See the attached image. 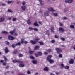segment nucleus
<instances>
[{"label":"nucleus","instance_id":"obj_1","mask_svg":"<svg viewBox=\"0 0 75 75\" xmlns=\"http://www.w3.org/2000/svg\"><path fill=\"white\" fill-rule=\"evenodd\" d=\"M39 40L40 39L38 38L35 39L34 40L35 41L33 40H30V42L32 44H35L37 43V42L38 41H39Z\"/></svg>","mask_w":75,"mask_h":75},{"label":"nucleus","instance_id":"obj_2","mask_svg":"<svg viewBox=\"0 0 75 75\" xmlns=\"http://www.w3.org/2000/svg\"><path fill=\"white\" fill-rule=\"evenodd\" d=\"M13 62H14V63L19 62L20 64H23V62L20 61L18 60H13Z\"/></svg>","mask_w":75,"mask_h":75},{"label":"nucleus","instance_id":"obj_3","mask_svg":"<svg viewBox=\"0 0 75 75\" xmlns=\"http://www.w3.org/2000/svg\"><path fill=\"white\" fill-rule=\"evenodd\" d=\"M55 50L56 51H57L58 54H59L60 52H62V50L59 48H56Z\"/></svg>","mask_w":75,"mask_h":75},{"label":"nucleus","instance_id":"obj_4","mask_svg":"<svg viewBox=\"0 0 75 75\" xmlns=\"http://www.w3.org/2000/svg\"><path fill=\"white\" fill-rule=\"evenodd\" d=\"M64 31L65 30H64V29H63L62 28H59V31L60 33H62L63 32H64Z\"/></svg>","mask_w":75,"mask_h":75},{"label":"nucleus","instance_id":"obj_5","mask_svg":"<svg viewBox=\"0 0 75 75\" xmlns=\"http://www.w3.org/2000/svg\"><path fill=\"white\" fill-rule=\"evenodd\" d=\"M8 38L10 40H13L14 39V38L12 36H8Z\"/></svg>","mask_w":75,"mask_h":75},{"label":"nucleus","instance_id":"obj_6","mask_svg":"<svg viewBox=\"0 0 75 75\" xmlns=\"http://www.w3.org/2000/svg\"><path fill=\"white\" fill-rule=\"evenodd\" d=\"M52 57V56L50 55L48 56L47 58V60L48 61H49L51 59V57Z\"/></svg>","mask_w":75,"mask_h":75},{"label":"nucleus","instance_id":"obj_7","mask_svg":"<svg viewBox=\"0 0 75 75\" xmlns=\"http://www.w3.org/2000/svg\"><path fill=\"white\" fill-rule=\"evenodd\" d=\"M74 61L73 59H71V60L69 61V62L70 64H73Z\"/></svg>","mask_w":75,"mask_h":75},{"label":"nucleus","instance_id":"obj_8","mask_svg":"<svg viewBox=\"0 0 75 75\" xmlns=\"http://www.w3.org/2000/svg\"><path fill=\"white\" fill-rule=\"evenodd\" d=\"M49 13V11H47L46 12H45V16H48L49 14L48 13Z\"/></svg>","mask_w":75,"mask_h":75},{"label":"nucleus","instance_id":"obj_9","mask_svg":"<svg viewBox=\"0 0 75 75\" xmlns=\"http://www.w3.org/2000/svg\"><path fill=\"white\" fill-rule=\"evenodd\" d=\"M48 10L49 11H55V10H54L52 8H48Z\"/></svg>","mask_w":75,"mask_h":75},{"label":"nucleus","instance_id":"obj_10","mask_svg":"<svg viewBox=\"0 0 75 75\" xmlns=\"http://www.w3.org/2000/svg\"><path fill=\"white\" fill-rule=\"evenodd\" d=\"M48 61L50 62V64H53V63H54V61L53 60H52L50 59Z\"/></svg>","mask_w":75,"mask_h":75},{"label":"nucleus","instance_id":"obj_11","mask_svg":"<svg viewBox=\"0 0 75 75\" xmlns=\"http://www.w3.org/2000/svg\"><path fill=\"white\" fill-rule=\"evenodd\" d=\"M4 20V18H0V22L2 23V22H3Z\"/></svg>","mask_w":75,"mask_h":75},{"label":"nucleus","instance_id":"obj_12","mask_svg":"<svg viewBox=\"0 0 75 75\" xmlns=\"http://www.w3.org/2000/svg\"><path fill=\"white\" fill-rule=\"evenodd\" d=\"M5 53H8V52L9 51L8 50V49L7 48V47L5 48Z\"/></svg>","mask_w":75,"mask_h":75},{"label":"nucleus","instance_id":"obj_13","mask_svg":"<svg viewBox=\"0 0 75 75\" xmlns=\"http://www.w3.org/2000/svg\"><path fill=\"white\" fill-rule=\"evenodd\" d=\"M51 32H52V33H55V31H54V27H51Z\"/></svg>","mask_w":75,"mask_h":75},{"label":"nucleus","instance_id":"obj_14","mask_svg":"<svg viewBox=\"0 0 75 75\" xmlns=\"http://www.w3.org/2000/svg\"><path fill=\"white\" fill-rule=\"evenodd\" d=\"M32 62L34 64H37V61L34 60L32 61Z\"/></svg>","mask_w":75,"mask_h":75},{"label":"nucleus","instance_id":"obj_15","mask_svg":"<svg viewBox=\"0 0 75 75\" xmlns=\"http://www.w3.org/2000/svg\"><path fill=\"white\" fill-rule=\"evenodd\" d=\"M21 8L23 10H25L26 9V7L25 6H22Z\"/></svg>","mask_w":75,"mask_h":75},{"label":"nucleus","instance_id":"obj_16","mask_svg":"<svg viewBox=\"0 0 75 75\" xmlns=\"http://www.w3.org/2000/svg\"><path fill=\"white\" fill-rule=\"evenodd\" d=\"M74 0H68V3H72Z\"/></svg>","mask_w":75,"mask_h":75},{"label":"nucleus","instance_id":"obj_17","mask_svg":"<svg viewBox=\"0 0 75 75\" xmlns=\"http://www.w3.org/2000/svg\"><path fill=\"white\" fill-rule=\"evenodd\" d=\"M34 25L35 26H36V27H38V26H39V25L37 24V22L36 21L34 23Z\"/></svg>","mask_w":75,"mask_h":75},{"label":"nucleus","instance_id":"obj_18","mask_svg":"<svg viewBox=\"0 0 75 75\" xmlns=\"http://www.w3.org/2000/svg\"><path fill=\"white\" fill-rule=\"evenodd\" d=\"M27 24H28L29 25H30L31 24V21H30V19H28V21H27Z\"/></svg>","mask_w":75,"mask_h":75},{"label":"nucleus","instance_id":"obj_19","mask_svg":"<svg viewBox=\"0 0 75 75\" xmlns=\"http://www.w3.org/2000/svg\"><path fill=\"white\" fill-rule=\"evenodd\" d=\"M39 2H40L41 5H43L44 4V2L42 1V0H39Z\"/></svg>","mask_w":75,"mask_h":75},{"label":"nucleus","instance_id":"obj_20","mask_svg":"<svg viewBox=\"0 0 75 75\" xmlns=\"http://www.w3.org/2000/svg\"><path fill=\"white\" fill-rule=\"evenodd\" d=\"M14 30L13 31H10V33L11 34V35H13V34H14Z\"/></svg>","mask_w":75,"mask_h":75},{"label":"nucleus","instance_id":"obj_21","mask_svg":"<svg viewBox=\"0 0 75 75\" xmlns=\"http://www.w3.org/2000/svg\"><path fill=\"white\" fill-rule=\"evenodd\" d=\"M29 52L30 54H33V53H34V51H29Z\"/></svg>","mask_w":75,"mask_h":75},{"label":"nucleus","instance_id":"obj_22","mask_svg":"<svg viewBox=\"0 0 75 75\" xmlns=\"http://www.w3.org/2000/svg\"><path fill=\"white\" fill-rule=\"evenodd\" d=\"M2 33L3 34H8V32L6 31H3L2 32Z\"/></svg>","mask_w":75,"mask_h":75},{"label":"nucleus","instance_id":"obj_23","mask_svg":"<svg viewBox=\"0 0 75 75\" xmlns=\"http://www.w3.org/2000/svg\"><path fill=\"white\" fill-rule=\"evenodd\" d=\"M44 71H48V68L47 67H45L44 69Z\"/></svg>","mask_w":75,"mask_h":75},{"label":"nucleus","instance_id":"obj_24","mask_svg":"<svg viewBox=\"0 0 75 75\" xmlns=\"http://www.w3.org/2000/svg\"><path fill=\"white\" fill-rule=\"evenodd\" d=\"M39 48H40V47L39 46H36L34 48V50H37V49H38Z\"/></svg>","mask_w":75,"mask_h":75},{"label":"nucleus","instance_id":"obj_25","mask_svg":"<svg viewBox=\"0 0 75 75\" xmlns=\"http://www.w3.org/2000/svg\"><path fill=\"white\" fill-rule=\"evenodd\" d=\"M19 67H24V65L23 64H20L19 65Z\"/></svg>","mask_w":75,"mask_h":75},{"label":"nucleus","instance_id":"obj_26","mask_svg":"<svg viewBox=\"0 0 75 75\" xmlns=\"http://www.w3.org/2000/svg\"><path fill=\"white\" fill-rule=\"evenodd\" d=\"M29 57L30 58H31V59H34V57L32 56H30Z\"/></svg>","mask_w":75,"mask_h":75},{"label":"nucleus","instance_id":"obj_27","mask_svg":"<svg viewBox=\"0 0 75 75\" xmlns=\"http://www.w3.org/2000/svg\"><path fill=\"white\" fill-rule=\"evenodd\" d=\"M29 30H34V28L31 27H30L29 28Z\"/></svg>","mask_w":75,"mask_h":75},{"label":"nucleus","instance_id":"obj_28","mask_svg":"<svg viewBox=\"0 0 75 75\" xmlns=\"http://www.w3.org/2000/svg\"><path fill=\"white\" fill-rule=\"evenodd\" d=\"M33 30H34V31H38V29L37 28H35L33 29Z\"/></svg>","mask_w":75,"mask_h":75},{"label":"nucleus","instance_id":"obj_29","mask_svg":"<svg viewBox=\"0 0 75 75\" xmlns=\"http://www.w3.org/2000/svg\"><path fill=\"white\" fill-rule=\"evenodd\" d=\"M39 43L40 44V45H43L44 43L42 42H39Z\"/></svg>","mask_w":75,"mask_h":75},{"label":"nucleus","instance_id":"obj_30","mask_svg":"<svg viewBox=\"0 0 75 75\" xmlns=\"http://www.w3.org/2000/svg\"><path fill=\"white\" fill-rule=\"evenodd\" d=\"M70 27L71 28H74V26L73 25H70Z\"/></svg>","mask_w":75,"mask_h":75},{"label":"nucleus","instance_id":"obj_31","mask_svg":"<svg viewBox=\"0 0 75 75\" xmlns=\"http://www.w3.org/2000/svg\"><path fill=\"white\" fill-rule=\"evenodd\" d=\"M8 12H9V13H13V11H11V10H8L7 11Z\"/></svg>","mask_w":75,"mask_h":75},{"label":"nucleus","instance_id":"obj_32","mask_svg":"<svg viewBox=\"0 0 75 75\" xmlns=\"http://www.w3.org/2000/svg\"><path fill=\"white\" fill-rule=\"evenodd\" d=\"M38 54H39V55H40V56L42 55V53H41V52H38Z\"/></svg>","mask_w":75,"mask_h":75},{"label":"nucleus","instance_id":"obj_33","mask_svg":"<svg viewBox=\"0 0 75 75\" xmlns=\"http://www.w3.org/2000/svg\"><path fill=\"white\" fill-rule=\"evenodd\" d=\"M12 48H15L16 47V45L13 44L12 45Z\"/></svg>","mask_w":75,"mask_h":75},{"label":"nucleus","instance_id":"obj_34","mask_svg":"<svg viewBox=\"0 0 75 75\" xmlns=\"http://www.w3.org/2000/svg\"><path fill=\"white\" fill-rule=\"evenodd\" d=\"M21 45L20 43L18 42L16 43V44L15 45Z\"/></svg>","mask_w":75,"mask_h":75},{"label":"nucleus","instance_id":"obj_35","mask_svg":"<svg viewBox=\"0 0 75 75\" xmlns=\"http://www.w3.org/2000/svg\"><path fill=\"white\" fill-rule=\"evenodd\" d=\"M24 39H21V43H24Z\"/></svg>","mask_w":75,"mask_h":75},{"label":"nucleus","instance_id":"obj_36","mask_svg":"<svg viewBox=\"0 0 75 75\" xmlns=\"http://www.w3.org/2000/svg\"><path fill=\"white\" fill-rule=\"evenodd\" d=\"M4 61H7V58H6V57H5V56H4Z\"/></svg>","mask_w":75,"mask_h":75},{"label":"nucleus","instance_id":"obj_37","mask_svg":"<svg viewBox=\"0 0 75 75\" xmlns=\"http://www.w3.org/2000/svg\"><path fill=\"white\" fill-rule=\"evenodd\" d=\"M69 68V67L68 66H66L65 67V69H68Z\"/></svg>","mask_w":75,"mask_h":75},{"label":"nucleus","instance_id":"obj_38","mask_svg":"<svg viewBox=\"0 0 75 75\" xmlns=\"http://www.w3.org/2000/svg\"><path fill=\"white\" fill-rule=\"evenodd\" d=\"M61 67L62 68L64 67V64H61Z\"/></svg>","mask_w":75,"mask_h":75},{"label":"nucleus","instance_id":"obj_39","mask_svg":"<svg viewBox=\"0 0 75 75\" xmlns=\"http://www.w3.org/2000/svg\"><path fill=\"white\" fill-rule=\"evenodd\" d=\"M53 14L55 16H58V14L57 13H53Z\"/></svg>","mask_w":75,"mask_h":75},{"label":"nucleus","instance_id":"obj_40","mask_svg":"<svg viewBox=\"0 0 75 75\" xmlns=\"http://www.w3.org/2000/svg\"><path fill=\"white\" fill-rule=\"evenodd\" d=\"M52 43H54V42H55V40H52L51 41Z\"/></svg>","mask_w":75,"mask_h":75},{"label":"nucleus","instance_id":"obj_41","mask_svg":"<svg viewBox=\"0 0 75 75\" xmlns=\"http://www.w3.org/2000/svg\"><path fill=\"white\" fill-rule=\"evenodd\" d=\"M59 58H62V55L61 54H60L59 56Z\"/></svg>","mask_w":75,"mask_h":75},{"label":"nucleus","instance_id":"obj_42","mask_svg":"<svg viewBox=\"0 0 75 75\" xmlns=\"http://www.w3.org/2000/svg\"><path fill=\"white\" fill-rule=\"evenodd\" d=\"M16 20V18H14L13 19V21H15Z\"/></svg>","mask_w":75,"mask_h":75},{"label":"nucleus","instance_id":"obj_43","mask_svg":"<svg viewBox=\"0 0 75 75\" xmlns=\"http://www.w3.org/2000/svg\"><path fill=\"white\" fill-rule=\"evenodd\" d=\"M59 24L60 26H63V24L61 23V22H59Z\"/></svg>","mask_w":75,"mask_h":75},{"label":"nucleus","instance_id":"obj_44","mask_svg":"<svg viewBox=\"0 0 75 75\" xmlns=\"http://www.w3.org/2000/svg\"><path fill=\"white\" fill-rule=\"evenodd\" d=\"M61 39H62V40L63 41H65V38H61Z\"/></svg>","mask_w":75,"mask_h":75},{"label":"nucleus","instance_id":"obj_45","mask_svg":"<svg viewBox=\"0 0 75 75\" xmlns=\"http://www.w3.org/2000/svg\"><path fill=\"white\" fill-rule=\"evenodd\" d=\"M35 57H38V56H39V55H38V54H35Z\"/></svg>","mask_w":75,"mask_h":75},{"label":"nucleus","instance_id":"obj_46","mask_svg":"<svg viewBox=\"0 0 75 75\" xmlns=\"http://www.w3.org/2000/svg\"><path fill=\"white\" fill-rule=\"evenodd\" d=\"M65 2L66 3H68V0H65Z\"/></svg>","mask_w":75,"mask_h":75},{"label":"nucleus","instance_id":"obj_47","mask_svg":"<svg viewBox=\"0 0 75 75\" xmlns=\"http://www.w3.org/2000/svg\"><path fill=\"white\" fill-rule=\"evenodd\" d=\"M6 44H7V45H8V44H9V42L7 41L6 42Z\"/></svg>","mask_w":75,"mask_h":75},{"label":"nucleus","instance_id":"obj_48","mask_svg":"<svg viewBox=\"0 0 75 75\" xmlns=\"http://www.w3.org/2000/svg\"><path fill=\"white\" fill-rule=\"evenodd\" d=\"M19 57H23V55H22V54H19Z\"/></svg>","mask_w":75,"mask_h":75},{"label":"nucleus","instance_id":"obj_49","mask_svg":"<svg viewBox=\"0 0 75 75\" xmlns=\"http://www.w3.org/2000/svg\"><path fill=\"white\" fill-rule=\"evenodd\" d=\"M48 52H51V50L49 49L48 50Z\"/></svg>","mask_w":75,"mask_h":75},{"label":"nucleus","instance_id":"obj_50","mask_svg":"<svg viewBox=\"0 0 75 75\" xmlns=\"http://www.w3.org/2000/svg\"><path fill=\"white\" fill-rule=\"evenodd\" d=\"M22 4L23 5H24V4H25V2H23L22 3Z\"/></svg>","mask_w":75,"mask_h":75},{"label":"nucleus","instance_id":"obj_51","mask_svg":"<svg viewBox=\"0 0 75 75\" xmlns=\"http://www.w3.org/2000/svg\"><path fill=\"white\" fill-rule=\"evenodd\" d=\"M27 74H30V71H28L27 72Z\"/></svg>","mask_w":75,"mask_h":75},{"label":"nucleus","instance_id":"obj_52","mask_svg":"<svg viewBox=\"0 0 75 75\" xmlns=\"http://www.w3.org/2000/svg\"><path fill=\"white\" fill-rule=\"evenodd\" d=\"M8 20H11V17H9L8 19Z\"/></svg>","mask_w":75,"mask_h":75},{"label":"nucleus","instance_id":"obj_53","mask_svg":"<svg viewBox=\"0 0 75 75\" xmlns=\"http://www.w3.org/2000/svg\"><path fill=\"white\" fill-rule=\"evenodd\" d=\"M64 20H67V18L66 17H64L63 18Z\"/></svg>","mask_w":75,"mask_h":75},{"label":"nucleus","instance_id":"obj_54","mask_svg":"<svg viewBox=\"0 0 75 75\" xmlns=\"http://www.w3.org/2000/svg\"><path fill=\"white\" fill-rule=\"evenodd\" d=\"M6 65V63L5 62H4L3 63V65L5 66Z\"/></svg>","mask_w":75,"mask_h":75},{"label":"nucleus","instance_id":"obj_55","mask_svg":"<svg viewBox=\"0 0 75 75\" xmlns=\"http://www.w3.org/2000/svg\"><path fill=\"white\" fill-rule=\"evenodd\" d=\"M12 2V1H9L7 2L8 4H9V3H11Z\"/></svg>","mask_w":75,"mask_h":75},{"label":"nucleus","instance_id":"obj_56","mask_svg":"<svg viewBox=\"0 0 75 75\" xmlns=\"http://www.w3.org/2000/svg\"><path fill=\"white\" fill-rule=\"evenodd\" d=\"M44 54L45 55H47V54H48V53L46 52H44Z\"/></svg>","mask_w":75,"mask_h":75},{"label":"nucleus","instance_id":"obj_57","mask_svg":"<svg viewBox=\"0 0 75 75\" xmlns=\"http://www.w3.org/2000/svg\"><path fill=\"white\" fill-rule=\"evenodd\" d=\"M24 43L25 44H27V43H28V42L27 41H25L24 42Z\"/></svg>","mask_w":75,"mask_h":75},{"label":"nucleus","instance_id":"obj_58","mask_svg":"<svg viewBox=\"0 0 75 75\" xmlns=\"http://www.w3.org/2000/svg\"><path fill=\"white\" fill-rule=\"evenodd\" d=\"M55 38H58V36H57V35H55Z\"/></svg>","mask_w":75,"mask_h":75},{"label":"nucleus","instance_id":"obj_59","mask_svg":"<svg viewBox=\"0 0 75 75\" xmlns=\"http://www.w3.org/2000/svg\"><path fill=\"white\" fill-rule=\"evenodd\" d=\"M2 6H6V4H4V3H2Z\"/></svg>","mask_w":75,"mask_h":75},{"label":"nucleus","instance_id":"obj_60","mask_svg":"<svg viewBox=\"0 0 75 75\" xmlns=\"http://www.w3.org/2000/svg\"><path fill=\"white\" fill-rule=\"evenodd\" d=\"M15 36H17V33H15Z\"/></svg>","mask_w":75,"mask_h":75},{"label":"nucleus","instance_id":"obj_61","mask_svg":"<svg viewBox=\"0 0 75 75\" xmlns=\"http://www.w3.org/2000/svg\"><path fill=\"white\" fill-rule=\"evenodd\" d=\"M39 13H42V12L41 11H39Z\"/></svg>","mask_w":75,"mask_h":75},{"label":"nucleus","instance_id":"obj_62","mask_svg":"<svg viewBox=\"0 0 75 75\" xmlns=\"http://www.w3.org/2000/svg\"><path fill=\"white\" fill-rule=\"evenodd\" d=\"M56 74H57V75H58V74H59V73H58V72H56Z\"/></svg>","mask_w":75,"mask_h":75},{"label":"nucleus","instance_id":"obj_63","mask_svg":"<svg viewBox=\"0 0 75 75\" xmlns=\"http://www.w3.org/2000/svg\"><path fill=\"white\" fill-rule=\"evenodd\" d=\"M72 24H74V25H75V23H72Z\"/></svg>","mask_w":75,"mask_h":75},{"label":"nucleus","instance_id":"obj_64","mask_svg":"<svg viewBox=\"0 0 75 75\" xmlns=\"http://www.w3.org/2000/svg\"><path fill=\"white\" fill-rule=\"evenodd\" d=\"M0 62H3V60H1Z\"/></svg>","mask_w":75,"mask_h":75}]
</instances>
